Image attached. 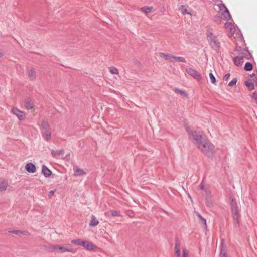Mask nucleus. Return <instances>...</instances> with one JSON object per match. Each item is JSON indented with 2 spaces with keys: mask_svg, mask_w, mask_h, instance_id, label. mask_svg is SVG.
<instances>
[{
  "mask_svg": "<svg viewBox=\"0 0 257 257\" xmlns=\"http://www.w3.org/2000/svg\"><path fill=\"white\" fill-rule=\"evenodd\" d=\"M186 131L194 144L205 155L210 157L214 153V146L209 141L203 136L201 131L191 130L186 127Z\"/></svg>",
  "mask_w": 257,
  "mask_h": 257,
  "instance_id": "f257e3e1",
  "label": "nucleus"
},
{
  "mask_svg": "<svg viewBox=\"0 0 257 257\" xmlns=\"http://www.w3.org/2000/svg\"><path fill=\"white\" fill-rule=\"evenodd\" d=\"M206 34L207 41L211 47L216 51H218L220 47V42L216 36L214 35L212 29L207 28Z\"/></svg>",
  "mask_w": 257,
  "mask_h": 257,
  "instance_id": "f03ea898",
  "label": "nucleus"
},
{
  "mask_svg": "<svg viewBox=\"0 0 257 257\" xmlns=\"http://www.w3.org/2000/svg\"><path fill=\"white\" fill-rule=\"evenodd\" d=\"M40 131L44 139L47 142H50L51 139L52 131L47 121L43 120L42 122L40 125Z\"/></svg>",
  "mask_w": 257,
  "mask_h": 257,
  "instance_id": "7ed1b4c3",
  "label": "nucleus"
},
{
  "mask_svg": "<svg viewBox=\"0 0 257 257\" xmlns=\"http://www.w3.org/2000/svg\"><path fill=\"white\" fill-rule=\"evenodd\" d=\"M48 249L50 252H58L61 251V252H71L75 253L76 249L73 248L68 245H51L48 246Z\"/></svg>",
  "mask_w": 257,
  "mask_h": 257,
  "instance_id": "20e7f679",
  "label": "nucleus"
},
{
  "mask_svg": "<svg viewBox=\"0 0 257 257\" xmlns=\"http://www.w3.org/2000/svg\"><path fill=\"white\" fill-rule=\"evenodd\" d=\"M236 50L238 53V55L243 60L244 58L249 60L252 57L251 53L246 49H242L240 47H237Z\"/></svg>",
  "mask_w": 257,
  "mask_h": 257,
  "instance_id": "39448f33",
  "label": "nucleus"
},
{
  "mask_svg": "<svg viewBox=\"0 0 257 257\" xmlns=\"http://www.w3.org/2000/svg\"><path fill=\"white\" fill-rule=\"evenodd\" d=\"M221 14L223 16L224 19L228 21L231 18L229 12L226 6L223 4H217Z\"/></svg>",
  "mask_w": 257,
  "mask_h": 257,
  "instance_id": "423d86ee",
  "label": "nucleus"
},
{
  "mask_svg": "<svg viewBox=\"0 0 257 257\" xmlns=\"http://www.w3.org/2000/svg\"><path fill=\"white\" fill-rule=\"evenodd\" d=\"M186 72L191 76L193 77L197 80L201 79V75L195 69L192 68H188L186 69Z\"/></svg>",
  "mask_w": 257,
  "mask_h": 257,
  "instance_id": "0eeeda50",
  "label": "nucleus"
},
{
  "mask_svg": "<svg viewBox=\"0 0 257 257\" xmlns=\"http://www.w3.org/2000/svg\"><path fill=\"white\" fill-rule=\"evenodd\" d=\"M12 113L16 116L20 120L25 119L26 114L24 112L22 111L17 108H14L11 110Z\"/></svg>",
  "mask_w": 257,
  "mask_h": 257,
  "instance_id": "6e6552de",
  "label": "nucleus"
},
{
  "mask_svg": "<svg viewBox=\"0 0 257 257\" xmlns=\"http://www.w3.org/2000/svg\"><path fill=\"white\" fill-rule=\"evenodd\" d=\"M224 27L225 29L230 32L229 36L230 37H232L235 31V28L234 26L232 25L231 23L226 22L224 24Z\"/></svg>",
  "mask_w": 257,
  "mask_h": 257,
  "instance_id": "1a4fd4ad",
  "label": "nucleus"
},
{
  "mask_svg": "<svg viewBox=\"0 0 257 257\" xmlns=\"http://www.w3.org/2000/svg\"><path fill=\"white\" fill-rule=\"evenodd\" d=\"M82 246H83L88 251H92L96 248V247L94 246L92 243L85 240L83 241Z\"/></svg>",
  "mask_w": 257,
  "mask_h": 257,
  "instance_id": "9d476101",
  "label": "nucleus"
},
{
  "mask_svg": "<svg viewBox=\"0 0 257 257\" xmlns=\"http://www.w3.org/2000/svg\"><path fill=\"white\" fill-rule=\"evenodd\" d=\"M25 169L26 171L31 173L36 172V167L34 164L32 163H28L26 165Z\"/></svg>",
  "mask_w": 257,
  "mask_h": 257,
  "instance_id": "9b49d317",
  "label": "nucleus"
},
{
  "mask_svg": "<svg viewBox=\"0 0 257 257\" xmlns=\"http://www.w3.org/2000/svg\"><path fill=\"white\" fill-rule=\"evenodd\" d=\"M231 211L234 220L236 221V223H238L239 218L240 217L239 210L238 209V208L232 209Z\"/></svg>",
  "mask_w": 257,
  "mask_h": 257,
  "instance_id": "f8f14e48",
  "label": "nucleus"
},
{
  "mask_svg": "<svg viewBox=\"0 0 257 257\" xmlns=\"http://www.w3.org/2000/svg\"><path fill=\"white\" fill-rule=\"evenodd\" d=\"M233 60L234 64L237 66H241L244 62V60L239 55L234 57Z\"/></svg>",
  "mask_w": 257,
  "mask_h": 257,
  "instance_id": "ddd939ff",
  "label": "nucleus"
},
{
  "mask_svg": "<svg viewBox=\"0 0 257 257\" xmlns=\"http://www.w3.org/2000/svg\"><path fill=\"white\" fill-rule=\"evenodd\" d=\"M159 56L160 57L164 59L165 60L169 61L170 62H173V56L171 55L170 54H166L163 52H161L159 53Z\"/></svg>",
  "mask_w": 257,
  "mask_h": 257,
  "instance_id": "4468645a",
  "label": "nucleus"
},
{
  "mask_svg": "<svg viewBox=\"0 0 257 257\" xmlns=\"http://www.w3.org/2000/svg\"><path fill=\"white\" fill-rule=\"evenodd\" d=\"M42 172L46 177H49L52 173L51 171L45 165L42 166Z\"/></svg>",
  "mask_w": 257,
  "mask_h": 257,
  "instance_id": "2eb2a0df",
  "label": "nucleus"
},
{
  "mask_svg": "<svg viewBox=\"0 0 257 257\" xmlns=\"http://www.w3.org/2000/svg\"><path fill=\"white\" fill-rule=\"evenodd\" d=\"M175 255L176 257L180 256V246L178 242H176L175 244Z\"/></svg>",
  "mask_w": 257,
  "mask_h": 257,
  "instance_id": "dca6fc26",
  "label": "nucleus"
},
{
  "mask_svg": "<svg viewBox=\"0 0 257 257\" xmlns=\"http://www.w3.org/2000/svg\"><path fill=\"white\" fill-rule=\"evenodd\" d=\"M173 62H178L185 63L186 62L185 58L183 57L174 56L172 57Z\"/></svg>",
  "mask_w": 257,
  "mask_h": 257,
  "instance_id": "f3484780",
  "label": "nucleus"
},
{
  "mask_svg": "<svg viewBox=\"0 0 257 257\" xmlns=\"http://www.w3.org/2000/svg\"><path fill=\"white\" fill-rule=\"evenodd\" d=\"M8 183L6 181L0 182V193L4 192L8 187Z\"/></svg>",
  "mask_w": 257,
  "mask_h": 257,
  "instance_id": "a211bd4d",
  "label": "nucleus"
},
{
  "mask_svg": "<svg viewBox=\"0 0 257 257\" xmlns=\"http://www.w3.org/2000/svg\"><path fill=\"white\" fill-rule=\"evenodd\" d=\"M51 154L54 157H57L63 154V151L62 150H54L51 151Z\"/></svg>",
  "mask_w": 257,
  "mask_h": 257,
  "instance_id": "6ab92c4d",
  "label": "nucleus"
},
{
  "mask_svg": "<svg viewBox=\"0 0 257 257\" xmlns=\"http://www.w3.org/2000/svg\"><path fill=\"white\" fill-rule=\"evenodd\" d=\"M85 174L86 172L83 170L78 168H76L74 172V175L76 176H81Z\"/></svg>",
  "mask_w": 257,
  "mask_h": 257,
  "instance_id": "aec40b11",
  "label": "nucleus"
},
{
  "mask_svg": "<svg viewBox=\"0 0 257 257\" xmlns=\"http://www.w3.org/2000/svg\"><path fill=\"white\" fill-rule=\"evenodd\" d=\"M230 205H231V210L236 209V208H238L237 201L235 199H233L232 198V197H230Z\"/></svg>",
  "mask_w": 257,
  "mask_h": 257,
  "instance_id": "412c9836",
  "label": "nucleus"
},
{
  "mask_svg": "<svg viewBox=\"0 0 257 257\" xmlns=\"http://www.w3.org/2000/svg\"><path fill=\"white\" fill-rule=\"evenodd\" d=\"M179 11L181 12V13L183 15L189 14L191 15V14L188 12L187 8L185 6L181 5L179 9Z\"/></svg>",
  "mask_w": 257,
  "mask_h": 257,
  "instance_id": "4be33fe9",
  "label": "nucleus"
},
{
  "mask_svg": "<svg viewBox=\"0 0 257 257\" xmlns=\"http://www.w3.org/2000/svg\"><path fill=\"white\" fill-rule=\"evenodd\" d=\"M98 224L99 221L96 219L95 217L94 216H93L91 220V221L89 223V225L90 226L95 227L97 226Z\"/></svg>",
  "mask_w": 257,
  "mask_h": 257,
  "instance_id": "5701e85b",
  "label": "nucleus"
},
{
  "mask_svg": "<svg viewBox=\"0 0 257 257\" xmlns=\"http://www.w3.org/2000/svg\"><path fill=\"white\" fill-rule=\"evenodd\" d=\"M246 86L249 90H252L254 88V85L251 81H247L245 82Z\"/></svg>",
  "mask_w": 257,
  "mask_h": 257,
  "instance_id": "b1692460",
  "label": "nucleus"
},
{
  "mask_svg": "<svg viewBox=\"0 0 257 257\" xmlns=\"http://www.w3.org/2000/svg\"><path fill=\"white\" fill-rule=\"evenodd\" d=\"M27 74L29 78L31 79H34L35 76V73L33 68L30 69L27 71Z\"/></svg>",
  "mask_w": 257,
  "mask_h": 257,
  "instance_id": "393cba45",
  "label": "nucleus"
},
{
  "mask_svg": "<svg viewBox=\"0 0 257 257\" xmlns=\"http://www.w3.org/2000/svg\"><path fill=\"white\" fill-rule=\"evenodd\" d=\"M25 106L27 109H31L33 108V103L30 101H27L25 103Z\"/></svg>",
  "mask_w": 257,
  "mask_h": 257,
  "instance_id": "a878e982",
  "label": "nucleus"
},
{
  "mask_svg": "<svg viewBox=\"0 0 257 257\" xmlns=\"http://www.w3.org/2000/svg\"><path fill=\"white\" fill-rule=\"evenodd\" d=\"M174 91L176 92V93H180L181 95H183V96H184L185 97L188 98V95L186 93L185 91H183V90H180V89H179L178 88H175L174 89Z\"/></svg>",
  "mask_w": 257,
  "mask_h": 257,
  "instance_id": "bb28decb",
  "label": "nucleus"
},
{
  "mask_svg": "<svg viewBox=\"0 0 257 257\" xmlns=\"http://www.w3.org/2000/svg\"><path fill=\"white\" fill-rule=\"evenodd\" d=\"M152 7H144L141 8V10L145 14L149 13L152 10Z\"/></svg>",
  "mask_w": 257,
  "mask_h": 257,
  "instance_id": "cd10ccee",
  "label": "nucleus"
},
{
  "mask_svg": "<svg viewBox=\"0 0 257 257\" xmlns=\"http://www.w3.org/2000/svg\"><path fill=\"white\" fill-rule=\"evenodd\" d=\"M244 69L246 71H250L252 69V65L250 62H246L245 64Z\"/></svg>",
  "mask_w": 257,
  "mask_h": 257,
  "instance_id": "c85d7f7f",
  "label": "nucleus"
},
{
  "mask_svg": "<svg viewBox=\"0 0 257 257\" xmlns=\"http://www.w3.org/2000/svg\"><path fill=\"white\" fill-rule=\"evenodd\" d=\"M197 216L200 219L201 222L203 223L205 227L207 226L206 220L198 212L196 213Z\"/></svg>",
  "mask_w": 257,
  "mask_h": 257,
  "instance_id": "c756f323",
  "label": "nucleus"
},
{
  "mask_svg": "<svg viewBox=\"0 0 257 257\" xmlns=\"http://www.w3.org/2000/svg\"><path fill=\"white\" fill-rule=\"evenodd\" d=\"M83 241L80 239H74L71 240V243L75 245L82 246Z\"/></svg>",
  "mask_w": 257,
  "mask_h": 257,
  "instance_id": "7c9ffc66",
  "label": "nucleus"
},
{
  "mask_svg": "<svg viewBox=\"0 0 257 257\" xmlns=\"http://www.w3.org/2000/svg\"><path fill=\"white\" fill-rule=\"evenodd\" d=\"M110 72L112 74H118V69L114 67H111L109 68Z\"/></svg>",
  "mask_w": 257,
  "mask_h": 257,
  "instance_id": "2f4dec72",
  "label": "nucleus"
},
{
  "mask_svg": "<svg viewBox=\"0 0 257 257\" xmlns=\"http://www.w3.org/2000/svg\"><path fill=\"white\" fill-rule=\"evenodd\" d=\"M213 20L217 24H220L221 22V18L219 16L217 15L214 16Z\"/></svg>",
  "mask_w": 257,
  "mask_h": 257,
  "instance_id": "473e14b6",
  "label": "nucleus"
},
{
  "mask_svg": "<svg viewBox=\"0 0 257 257\" xmlns=\"http://www.w3.org/2000/svg\"><path fill=\"white\" fill-rule=\"evenodd\" d=\"M209 77L211 83L214 84L216 82V79L212 72L209 73Z\"/></svg>",
  "mask_w": 257,
  "mask_h": 257,
  "instance_id": "72a5a7b5",
  "label": "nucleus"
},
{
  "mask_svg": "<svg viewBox=\"0 0 257 257\" xmlns=\"http://www.w3.org/2000/svg\"><path fill=\"white\" fill-rule=\"evenodd\" d=\"M220 257H227L226 253V250L222 247L220 253Z\"/></svg>",
  "mask_w": 257,
  "mask_h": 257,
  "instance_id": "f704fd0d",
  "label": "nucleus"
},
{
  "mask_svg": "<svg viewBox=\"0 0 257 257\" xmlns=\"http://www.w3.org/2000/svg\"><path fill=\"white\" fill-rule=\"evenodd\" d=\"M237 82V79L236 78H233L228 84V86L232 87L234 85H235L236 83Z\"/></svg>",
  "mask_w": 257,
  "mask_h": 257,
  "instance_id": "c9c22d12",
  "label": "nucleus"
},
{
  "mask_svg": "<svg viewBox=\"0 0 257 257\" xmlns=\"http://www.w3.org/2000/svg\"><path fill=\"white\" fill-rule=\"evenodd\" d=\"M111 214L112 216H120V212L118 211H111Z\"/></svg>",
  "mask_w": 257,
  "mask_h": 257,
  "instance_id": "e433bc0d",
  "label": "nucleus"
},
{
  "mask_svg": "<svg viewBox=\"0 0 257 257\" xmlns=\"http://www.w3.org/2000/svg\"><path fill=\"white\" fill-rule=\"evenodd\" d=\"M188 251L186 249H184L183 250L182 257H188Z\"/></svg>",
  "mask_w": 257,
  "mask_h": 257,
  "instance_id": "4c0bfd02",
  "label": "nucleus"
},
{
  "mask_svg": "<svg viewBox=\"0 0 257 257\" xmlns=\"http://www.w3.org/2000/svg\"><path fill=\"white\" fill-rule=\"evenodd\" d=\"M230 75V73H228L226 74L225 75V76L223 77V80H224V81H227V80L228 79V78H229V77Z\"/></svg>",
  "mask_w": 257,
  "mask_h": 257,
  "instance_id": "58836bf2",
  "label": "nucleus"
},
{
  "mask_svg": "<svg viewBox=\"0 0 257 257\" xmlns=\"http://www.w3.org/2000/svg\"><path fill=\"white\" fill-rule=\"evenodd\" d=\"M252 97L255 100V102L257 103V92H254L252 94Z\"/></svg>",
  "mask_w": 257,
  "mask_h": 257,
  "instance_id": "ea45409f",
  "label": "nucleus"
},
{
  "mask_svg": "<svg viewBox=\"0 0 257 257\" xmlns=\"http://www.w3.org/2000/svg\"><path fill=\"white\" fill-rule=\"evenodd\" d=\"M199 187L200 190H204V185L203 182H202L200 184V185H199Z\"/></svg>",
  "mask_w": 257,
  "mask_h": 257,
  "instance_id": "a19ab883",
  "label": "nucleus"
},
{
  "mask_svg": "<svg viewBox=\"0 0 257 257\" xmlns=\"http://www.w3.org/2000/svg\"><path fill=\"white\" fill-rule=\"evenodd\" d=\"M21 231H19V230H12V231H10V233H12V234H18V233L20 232Z\"/></svg>",
  "mask_w": 257,
  "mask_h": 257,
  "instance_id": "79ce46f5",
  "label": "nucleus"
},
{
  "mask_svg": "<svg viewBox=\"0 0 257 257\" xmlns=\"http://www.w3.org/2000/svg\"><path fill=\"white\" fill-rule=\"evenodd\" d=\"M55 191V190H51L49 192V196L50 197H52L54 195Z\"/></svg>",
  "mask_w": 257,
  "mask_h": 257,
  "instance_id": "37998d69",
  "label": "nucleus"
},
{
  "mask_svg": "<svg viewBox=\"0 0 257 257\" xmlns=\"http://www.w3.org/2000/svg\"><path fill=\"white\" fill-rule=\"evenodd\" d=\"M206 205L207 206L211 207L212 206V203L209 201H207L206 202Z\"/></svg>",
  "mask_w": 257,
  "mask_h": 257,
  "instance_id": "c03bdc74",
  "label": "nucleus"
},
{
  "mask_svg": "<svg viewBox=\"0 0 257 257\" xmlns=\"http://www.w3.org/2000/svg\"><path fill=\"white\" fill-rule=\"evenodd\" d=\"M256 85H257V82H256Z\"/></svg>",
  "mask_w": 257,
  "mask_h": 257,
  "instance_id": "a18cd8bd",
  "label": "nucleus"
}]
</instances>
